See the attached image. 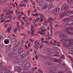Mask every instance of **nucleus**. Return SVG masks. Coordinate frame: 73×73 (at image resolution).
Wrapping results in <instances>:
<instances>
[{
  "label": "nucleus",
  "mask_w": 73,
  "mask_h": 73,
  "mask_svg": "<svg viewBox=\"0 0 73 73\" xmlns=\"http://www.w3.org/2000/svg\"><path fill=\"white\" fill-rule=\"evenodd\" d=\"M73 16H70L69 17H68V19H73Z\"/></svg>",
  "instance_id": "338daca9"
},
{
  "label": "nucleus",
  "mask_w": 73,
  "mask_h": 73,
  "mask_svg": "<svg viewBox=\"0 0 73 73\" xmlns=\"http://www.w3.org/2000/svg\"><path fill=\"white\" fill-rule=\"evenodd\" d=\"M4 43L6 44H8V41L7 40H5L4 41Z\"/></svg>",
  "instance_id": "4d7b16f0"
},
{
  "label": "nucleus",
  "mask_w": 73,
  "mask_h": 73,
  "mask_svg": "<svg viewBox=\"0 0 73 73\" xmlns=\"http://www.w3.org/2000/svg\"><path fill=\"white\" fill-rule=\"evenodd\" d=\"M13 54H14V53H13V52H11L10 53H9L8 54V56L10 57V56H13Z\"/></svg>",
  "instance_id": "72a5a7b5"
},
{
  "label": "nucleus",
  "mask_w": 73,
  "mask_h": 73,
  "mask_svg": "<svg viewBox=\"0 0 73 73\" xmlns=\"http://www.w3.org/2000/svg\"><path fill=\"white\" fill-rule=\"evenodd\" d=\"M66 66V65L65 63H62V68H64Z\"/></svg>",
  "instance_id": "79ce46f5"
},
{
  "label": "nucleus",
  "mask_w": 73,
  "mask_h": 73,
  "mask_svg": "<svg viewBox=\"0 0 73 73\" xmlns=\"http://www.w3.org/2000/svg\"><path fill=\"white\" fill-rule=\"evenodd\" d=\"M15 14L16 16H18L17 17L18 19H20L22 15H23V12H20V11H17V10H16L15 11ZM20 13H21V14L20 15Z\"/></svg>",
  "instance_id": "f03ea898"
},
{
  "label": "nucleus",
  "mask_w": 73,
  "mask_h": 73,
  "mask_svg": "<svg viewBox=\"0 0 73 73\" xmlns=\"http://www.w3.org/2000/svg\"><path fill=\"white\" fill-rule=\"evenodd\" d=\"M39 15L40 16V19H45V17H44V16L42 15V14H41V13H39Z\"/></svg>",
  "instance_id": "4be33fe9"
},
{
  "label": "nucleus",
  "mask_w": 73,
  "mask_h": 73,
  "mask_svg": "<svg viewBox=\"0 0 73 73\" xmlns=\"http://www.w3.org/2000/svg\"><path fill=\"white\" fill-rule=\"evenodd\" d=\"M68 68H64L61 69V71L62 72H63V73H64V72H66V71H68Z\"/></svg>",
  "instance_id": "0eeeda50"
},
{
  "label": "nucleus",
  "mask_w": 73,
  "mask_h": 73,
  "mask_svg": "<svg viewBox=\"0 0 73 73\" xmlns=\"http://www.w3.org/2000/svg\"><path fill=\"white\" fill-rule=\"evenodd\" d=\"M47 50L50 53H53V52H52V49L50 48L48 49Z\"/></svg>",
  "instance_id": "f704fd0d"
},
{
  "label": "nucleus",
  "mask_w": 73,
  "mask_h": 73,
  "mask_svg": "<svg viewBox=\"0 0 73 73\" xmlns=\"http://www.w3.org/2000/svg\"><path fill=\"white\" fill-rule=\"evenodd\" d=\"M60 10V9L58 7L54 9V12H58Z\"/></svg>",
  "instance_id": "f3484780"
},
{
  "label": "nucleus",
  "mask_w": 73,
  "mask_h": 73,
  "mask_svg": "<svg viewBox=\"0 0 73 73\" xmlns=\"http://www.w3.org/2000/svg\"><path fill=\"white\" fill-rule=\"evenodd\" d=\"M53 61H54L55 62H57V59L56 58L53 59Z\"/></svg>",
  "instance_id": "e2e57ef3"
},
{
  "label": "nucleus",
  "mask_w": 73,
  "mask_h": 73,
  "mask_svg": "<svg viewBox=\"0 0 73 73\" xmlns=\"http://www.w3.org/2000/svg\"><path fill=\"white\" fill-rule=\"evenodd\" d=\"M50 73H56L57 72L54 70V68L51 67L50 68V71L49 72Z\"/></svg>",
  "instance_id": "7ed1b4c3"
},
{
  "label": "nucleus",
  "mask_w": 73,
  "mask_h": 73,
  "mask_svg": "<svg viewBox=\"0 0 73 73\" xmlns=\"http://www.w3.org/2000/svg\"><path fill=\"white\" fill-rule=\"evenodd\" d=\"M12 29V27H8L7 30L6 31V32L7 33H10L11 30Z\"/></svg>",
  "instance_id": "4468645a"
},
{
  "label": "nucleus",
  "mask_w": 73,
  "mask_h": 73,
  "mask_svg": "<svg viewBox=\"0 0 73 73\" xmlns=\"http://www.w3.org/2000/svg\"><path fill=\"white\" fill-rule=\"evenodd\" d=\"M66 41H69L70 42H71V43H73V40L72 39H68L66 40Z\"/></svg>",
  "instance_id": "b1692460"
},
{
  "label": "nucleus",
  "mask_w": 73,
  "mask_h": 73,
  "mask_svg": "<svg viewBox=\"0 0 73 73\" xmlns=\"http://www.w3.org/2000/svg\"><path fill=\"white\" fill-rule=\"evenodd\" d=\"M38 22V20H37V19H36L35 20V19H34L33 20V23L34 24L35 23V22Z\"/></svg>",
  "instance_id": "a18cd8bd"
},
{
  "label": "nucleus",
  "mask_w": 73,
  "mask_h": 73,
  "mask_svg": "<svg viewBox=\"0 0 73 73\" xmlns=\"http://www.w3.org/2000/svg\"><path fill=\"white\" fill-rule=\"evenodd\" d=\"M61 33L62 35H65V36L66 35H67V34H66L65 32H64V31H61L60 32Z\"/></svg>",
  "instance_id": "473e14b6"
},
{
  "label": "nucleus",
  "mask_w": 73,
  "mask_h": 73,
  "mask_svg": "<svg viewBox=\"0 0 73 73\" xmlns=\"http://www.w3.org/2000/svg\"><path fill=\"white\" fill-rule=\"evenodd\" d=\"M31 36H34V35H35V34H34V31H31Z\"/></svg>",
  "instance_id": "09e8293b"
},
{
  "label": "nucleus",
  "mask_w": 73,
  "mask_h": 73,
  "mask_svg": "<svg viewBox=\"0 0 73 73\" xmlns=\"http://www.w3.org/2000/svg\"><path fill=\"white\" fill-rule=\"evenodd\" d=\"M72 13V11H69L66 13V14L68 15H70Z\"/></svg>",
  "instance_id": "c9c22d12"
},
{
  "label": "nucleus",
  "mask_w": 73,
  "mask_h": 73,
  "mask_svg": "<svg viewBox=\"0 0 73 73\" xmlns=\"http://www.w3.org/2000/svg\"><path fill=\"white\" fill-rule=\"evenodd\" d=\"M29 71V70L28 68H26L23 70V72L25 73H27Z\"/></svg>",
  "instance_id": "393cba45"
},
{
  "label": "nucleus",
  "mask_w": 73,
  "mask_h": 73,
  "mask_svg": "<svg viewBox=\"0 0 73 73\" xmlns=\"http://www.w3.org/2000/svg\"><path fill=\"white\" fill-rule=\"evenodd\" d=\"M51 65H52V63H47V64L46 66V67H48V66H51Z\"/></svg>",
  "instance_id": "e433bc0d"
},
{
  "label": "nucleus",
  "mask_w": 73,
  "mask_h": 73,
  "mask_svg": "<svg viewBox=\"0 0 73 73\" xmlns=\"http://www.w3.org/2000/svg\"><path fill=\"white\" fill-rule=\"evenodd\" d=\"M57 62H62V60L61 59H57Z\"/></svg>",
  "instance_id": "49530a36"
},
{
  "label": "nucleus",
  "mask_w": 73,
  "mask_h": 73,
  "mask_svg": "<svg viewBox=\"0 0 73 73\" xmlns=\"http://www.w3.org/2000/svg\"><path fill=\"white\" fill-rule=\"evenodd\" d=\"M69 8L68 6H66V4H64L61 7V9H64V10H67Z\"/></svg>",
  "instance_id": "20e7f679"
},
{
  "label": "nucleus",
  "mask_w": 73,
  "mask_h": 73,
  "mask_svg": "<svg viewBox=\"0 0 73 73\" xmlns=\"http://www.w3.org/2000/svg\"><path fill=\"white\" fill-rule=\"evenodd\" d=\"M70 20V19H63V21H64V22L65 23L66 22V21H67L68 20Z\"/></svg>",
  "instance_id": "a19ab883"
},
{
  "label": "nucleus",
  "mask_w": 73,
  "mask_h": 73,
  "mask_svg": "<svg viewBox=\"0 0 73 73\" xmlns=\"http://www.w3.org/2000/svg\"><path fill=\"white\" fill-rule=\"evenodd\" d=\"M59 36L60 37H62L63 38H66V39H67L68 38V36H65V35H64V34H60L59 35Z\"/></svg>",
  "instance_id": "6e6552de"
},
{
  "label": "nucleus",
  "mask_w": 73,
  "mask_h": 73,
  "mask_svg": "<svg viewBox=\"0 0 73 73\" xmlns=\"http://www.w3.org/2000/svg\"><path fill=\"white\" fill-rule=\"evenodd\" d=\"M21 3H23V4H25V2L24 1V0L21 1Z\"/></svg>",
  "instance_id": "69168bd1"
},
{
  "label": "nucleus",
  "mask_w": 73,
  "mask_h": 73,
  "mask_svg": "<svg viewBox=\"0 0 73 73\" xmlns=\"http://www.w3.org/2000/svg\"><path fill=\"white\" fill-rule=\"evenodd\" d=\"M21 58H22V56L21 55H19L16 57V58H17V59L18 60L21 59Z\"/></svg>",
  "instance_id": "a211bd4d"
},
{
  "label": "nucleus",
  "mask_w": 73,
  "mask_h": 73,
  "mask_svg": "<svg viewBox=\"0 0 73 73\" xmlns=\"http://www.w3.org/2000/svg\"><path fill=\"white\" fill-rule=\"evenodd\" d=\"M8 9H7V7H6L4 9L3 11V13H5L7 12H8Z\"/></svg>",
  "instance_id": "4c0bfd02"
},
{
  "label": "nucleus",
  "mask_w": 73,
  "mask_h": 73,
  "mask_svg": "<svg viewBox=\"0 0 73 73\" xmlns=\"http://www.w3.org/2000/svg\"><path fill=\"white\" fill-rule=\"evenodd\" d=\"M17 28H16L15 29H14V30H13V31H14L15 33V34H17Z\"/></svg>",
  "instance_id": "ea45409f"
},
{
  "label": "nucleus",
  "mask_w": 73,
  "mask_h": 73,
  "mask_svg": "<svg viewBox=\"0 0 73 73\" xmlns=\"http://www.w3.org/2000/svg\"><path fill=\"white\" fill-rule=\"evenodd\" d=\"M53 56H55L56 57H59V56H60V55H59L56 54H54Z\"/></svg>",
  "instance_id": "0e129e2a"
},
{
  "label": "nucleus",
  "mask_w": 73,
  "mask_h": 73,
  "mask_svg": "<svg viewBox=\"0 0 73 73\" xmlns=\"http://www.w3.org/2000/svg\"><path fill=\"white\" fill-rule=\"evenodd\" d=\"M69 42H70L69 46H68V48L69 49H73V45H72L73 44H72L71 42H70L69 41H68Z\"/></svg>",
  "instance_id": "9b49d317"
},
{
  "label": "nucleus",
  "mask_w": 73,
  "mask_h": 73,
  "mask_svg": "<svg viewBox=\"0 0 73 73\" xmlns=\"http://www.w3.org/2000/svg\"><path fill=\"white\" fill-rule=\"evenodd\" d=\"M11 13H12L11 11L8 9V12L6 15H12V14H11Z\"/></svg>",
  "instance_id": "5701e85b"
},
{
  "label": "nucleus",
  "mask_w": 73,
  "mask_h": 73,
  "mask_svg": "<svg viewBox=\"0 0 73 73\" xmlns=\"http://www.w3.org/2000/svg\"><path fill=\"white\" fill-rule=\"evenodd\" d=\"M68 52L69 53H70V54H71V53H73V50H69Z\"/></svg>",
  "instance_id": "3c124183"
},
{
  "label": "nucleus",
  "mask_w": 73,
  "mask_h": 73,
  "mask_svg": "<svg viewBox=\"0 0 73 73\" xmlns=\"http://www.w3.org/2000/svg\"><path fill=\"white\" fill-rule=\"evenodd\" d=\"M43 4L44 3H43L42 1H39V3H38V6H40V7H42V6L43 5Z\"/></svg>",
  "instance_id": "f8f14e48"
},
{
  "label": "nucleus",
  "mask_w": 73,
  "mask_h": 73,
  "mask_svg": "<svg viewBox=\"0 0 73 73\" xmlns=\"http://www.w3.org/2000/svg\"><path fill=\"white\" fill-rule=\"evenodd\" d=\"M18 70L19 72H21V68L19 67V69Z\"/></svg>",
  "instance_id": "052dcab7"
},
{
  "label": "nucleus",
  "mask_w": 73,
  "mask_h": 73,
  "mask_svg": "<svg viewBox=\"0 0 73 73\" xmlns=\"http://www.w3.org/2000/svg\"><path fill=\"white\" fill-rule=\"evenodd\" d=\"M13 62H14V63H15V64H19V60L18 59H17L16 60H14Z\"/></svg>",
  "instance_id": "6ab92c4d"
},
{
  "label": "nucleus",
  "mask_w": 73,
  "mask_h": 73,
  "mask_svg": "<svg viewBox=\"0 0 73 73\" xmlns=\"http://www.w3.org/2000/svg\"><path fill=\"white\" fill-rule=\"evenodd\" d=\"M46 54H51V53H50L48 50L46 51Z\"/></svg>",
  "instance_id": "6e6d98bb"
},
{
  "label": "nucleus",
  "mask_w": 73,
  "mask_h": 73,
  "mask_svg": "<svg viewBox=\"0 0 73 73\" xmlns=\"http://www.w3.org/2000/svg\"><path fill=\"white\" fill-rule=\"evenodd\" d=\"M53 58H48L47 59L48 61H53Z\"/></svg>",
  "instance_id": "c85d7f7f"
},
{
  "label": "nucleus",
  "mask_w": 73,
  "mask_h": 73,
  "mask_svg": "<svg viewBox=\"0 0 73 73\" xmlns=\"http://www.w3.org/2000/svg\"><path fill=\"white\" fill-rule=\"evenodd\" d=\"M43 58L44 59H45V60H46V61H47L48 59V57L47 56H44L43 57Z\"/></svg>",
  "instance_id": "37998d69"
},
{
  "label": "nucleus",
  "mask_w": 73,
  "mask_h": 73,
  "mask_svg": "<svg viewBox=\"0 0 73 73\" xmlns=\"http://www.w3.org/2000/svg\"><path fill=\"white\" fill-rule=\"evenodd\" d=\"M58 48L56 47H54V49L55 50H57Z\"/></svg>",
  "instance_id": "774afa93"
},
{
  "label": "nucleus",
  "mask_w": 73,
  "mask_h": 73,
  "mask_svg": "<svg viewBox=\"0 0 73 73\" xmlns=\"http://www.w3.org/2000/svg\"><path fill=\"white\" fill-rule=\"evenodd\" d=\"M12 68V66H9L8 67V68L9 70H11Z\"/></svg>",
  "instance_id": "603ef678"
},
{
  "label": "nucleus",
  "mask_w": 73,
  "mask_h": 73,
  "mask_svg": "<svg viewBox=\"0 0 73 73\" xmlns=\"http://www.w3.org/2000/svg\"><path fill=\"white\" fill-rule=\"evenodd\" d=\"M5 49H6V50H7V51H9V50H11V48H10L8 46H6Z\"/></svg>",
  "instance_id": "a878e982"
},
{
  "label": "nucleus",
  "mask_w": 73,
  "mask_h": 73,
  "mask_svg": "<svg viewBox=\"0 0 73 73\" xmlns=\"http://www.w3.org/2000/svg\"><path fill=\"white\" fill-rule=\"evenodd\" d=\"M4 16V14H2L1 15L0 17V19H3V17Z\"/></svg>",
  "instance_id": "864d4df0"
},
{
  "label": "nucleus",
  "mask_w": 73,
  "mask_h": 73,
  "mask_svg": "<svg viewBox=\"0 0 73 73\" xmlns=\"http://www.w3.org/2000/svg\"><path fill=\"white\" fill-rule=\"evenodd\" d=\"M38 19L39 20H40V21H43V20H45V19Z\"/></svg>",
  "instance_id": "680f3d73"
},
{
  "label": "nucleus",
  "mask_w": 73,
  "mask_h": 73,
  "mask_svg": "<svg viewBox=\"0 0 73 73\" xmlns=\"http://www.w3.org/2000/svg\"><path fill=\"white\" fill-rule=\"evenodd\" d=\"M6 73H12V72L10 71L7 70L6 71Z\"/></svg>",
  "instance_id": "13d9d810"
},
{
  "label": "nucleus",
  "mask_w": 73,
  "mask_h": 73,
  "mask_svg": "<svg viewBox=\"0 0 73 73\" xmlns=\"http://www.w3.org/2000/svg\"><path fill=\"white\" fill-rule=\"evenodd\" d=\"M53 20V19H49L48 20V21H49L50 24H52V23H52Z\"/></svg>",
  "instance_id": "412c9836"
},
{
  "label": "nucleus",
  "mask_w": 73,
  "mask_h": 73,
  "mask_svg": "<svg viewBox=\"0 0 73 73\" xmlns=\"http://www.w3.org/2000/svg\"><path fill=\"white\" fill-rule=\"evenodd\" d=\"M45 5L48 6V7H49L48 8V10L51 9L52 8H53V7H54L52 3H50V2L49 1L46 2L45 3Z\"/></svg>",
  "instance_id": "f257e3e1"
},
{
  "label": "nucleus",
  "mask_w": 73,
  "mask_h": 73,
  "mask_svg": "<svg viewBox=\"0 0 73 73\" xmlns=\"http://www.w3.org/2000/svg\"><path fill=\"white\" fill-rule=\"evenodd\" d=\"M19 5V8L21 7H25L26 6L25 5H24L22 3H20Z\"/></svg>",
  "instance_id": "aec40b11"
},
{
  "label": "nucleus",
  "mask_w": 73,
  "mask_h": 73,
  "mask_svg": "<svg viewBox=\"0 0 73 73\" xmlns=\"http://www.w3.org/2000/svg\"><path fill=\"white\" fill-rule=\"evenodd\" d=\"M57 66H58V67H61V68H62V64H58Z\"/></svg>",
  "instance_id": "bf43d9fd"
},
{
  "label": "nucleus",
  "mask_w": 73,
  "mask_h": 73,
  "mask_svg": "<svg viewBox=\"0 0 73 73\" xmlns=\"http://www.w3.org/2000/svg\"><path fill=\"white\" fill-rule=\"evenodd\" d=\"M22 58H25L26 57H27V54L24 53L22 55Z\"/></svg>",
  "instance_id": "cd10ccee"
},
{
  "label": "nucleus",
  "mask_w": 73,
  "mask_h": 73,
  "mask_svg": "<svg viewBox=\"0 0 73 73\" xmlns=\"http://www.w3.org/2000/svg\"><path fill=\"white\" fill-rule=\"evenodd\" d=\"M69 44H70V42H69L68 44V43H64L63 44V45L64 46H65V47H68L69 48Z\"/></svg>",
  "instance_id": "dca6fc26"
},
{
  "label": "nucleus",
  "mask_w": 73,
  "mask_h": 73,
  "mask_svg": "<svg viewBox=\"0 0 73 73\" xmlns=\"http://www.w3.org/2000/svg\"><path fill=\"white\" fill-rule=\"evenodd\" d=\"M24 64V62L23 61H21L19 62V63H18V65H23V64Z\"/></svg>",
  "instance_id": "7c9ffc66"
},
{
  "label": "nucleus",
  "mask_w": 73,
  "mask_h": 73,
  "mask_svg": "<svg viewBox=\"0 0 73 73\" xmlns=\"http://www.w3.org/2000/svg\"><path fill=\"white\" fill-rule=\"evenodd\" d=\"M47 7L46 5H45L43 7L42 9H46L47 8Z\"/></svg>",
  "instance_id": "8fccbe9b"
},
{
  "label": "nucleus",
  "mask_w": 73,
  "mask_h": 73,
  "mask_svg": "<svg viewBox=\"0 0 73 73\" xmlns=\"http://www.w3.org/2000/svg\"><path fill=\"white\" fill-rule=\"evenodd\" d=\"M60 57V58L64 59L65 58V56L64 55H62Z\"/></svg>",
  "instance_id": "5fc2aeb1"
},
{
  "label": "nucleus",
  "mask_w": 73,
  "mask_h": 73,
  "mask_svg": "<svg viewBox=\"0 0 73 73\" xmlns=\"http://www.w3.org/2000/svg\"><path fill=\"white\" fill-rule=\"evenodd\" d=\"M31 63H26L25 65V68H30L31 67Z\"/></svg>",
  "instance_id": "1a4fd4ad"
},
{
  "label": "nucleus",
  "mask_w": 73,
  "mask_h": 73,
  "mask_svg": "<svg viewBox=\"0 0 73 73\" xmlns=\"http://www.w3.org/2000/svg\"><path fill=\"white\" fill-rule=\"evenodd\" d=\"M16 44L15 45V47H17V46H18L20 44V42L19 41H17L16 42Z\"/></svg>",
  "instance_id": "2f4dec72"
},
{
  "label": "nucleus",
  "mask_w": 73,
  "mask_h": 73,
  "mask_svg": "<svg viewBox=\"0 0 73 73\" xmlns=\"http://www.w3.org/2000/svg\"><path fill=\"white\" fill-rule=\"evenodd\" d=\"M29 40L30 41H31L32 42H33L35 41V40L33 39V38H29Z\"/></svg>",
  "instance_id": "58836bf2"
},
{
  "label": "nucleus",
  "mask_w": 73,
  "mask_h": 73,
  "mask_svg": "<svg viewBox=\"0 0 73 73\" xmlns=\"http://www.w3.org/2000/svg\"><path fill=\"white\" fill-rule=\"evenodd\" d=\"M67 33L68 35H73V33L69 32V31H67Z\"/></svg>",
  "instance_id": "c03bdc74"
},
{
  "label": "nucleus",
  "mask_w": 73,
  "mask_h": 73,
  "mask_svg": "<svg viewBox=\"0 0 73 73\" xmlns=\"http://www.w3.org/2000/svg\"><path fill=\"white\" fill-rule=\"evenodd\" d=\"M0 70H8V67L6 66H4L0 67Z\"/></svg>",
  "instance_id": "39448f33"
},
{
  "label": "nucleus",
  "mask_w": 73,
  "mask_h": 73,
  "mask_svg": "<svg viewBox=\"0 0 73 73\" xmlns=\"http://www.w3.org/2000/svg\"><path fill=\"white\" fill-rule=\"evenodd\" d=\"M23 52V50L22 48H19L18 50V53L19 54H21Z\"/></svg>",
  "instance_id": "9d476101"
},
{
  "label": "nucleus",
  "mask_w": 73,
  "mask_h": 73,
  "mask_svg": "<svg viewBox=\"0 0 73 73\" xmlns=\"http://www.w3.org/2000/svg\"><path fill=\"white\" fill-rule=\"evenodd\" d=\"M65 15V13L64 12L62 14H60L59 16L61 18H63Z\"/></svg>",
  "instance_id": "2eb2a0df"
},
{
  "label": "nucleus",
  "mask_w": 73,
  "mask_h": 73,
  "mask_svg": "<svg viewBox=\"0 0 73 73\" xmlns=\"http://www.w3.org/2000/svg\"><path fill=\"white\" fill-rule=\"evenodd\" d=\"M12 17L11 16H7V17L5 16L4 19H12Z\"/></svg>",
  "instance_id": "bb28decb"
},
{
  "label": "nucleus",
  "mask_w": 73,
  "mask_h": 73,
  "mask_svg": "<svg viewBox=\"0 0 73 73\" xmlns=\"http://www.w3.org/2000/svg\"><path fill=\"white\" fill-rule=\"evenodd\" d=\"M11 42L12 45H15L16 44V42L15 38H12L11 39Z\"/></svg>",
  "instance_id": "423d86ee"
},
{
  "label": "nucleus",
  "mask_w": 73,
  "mask_h": 73,
  "mask_svg": "<svg viewBox=\"0 0 73 73\" xmlns=\"http://www.w3.org/2000/svg\"><path fill=\"white\" fill-rule=\"evenodd\" d=\"M64 27L65 28L66 31H69L70 30H71L70 27H69L67 25H65Z\"/></svg>",
  "instance_id": "ddd939ff"
},
{
  "label": "nucleus",
  "mask_w": 73,
  "mask_h": 73,
  "mask_svg": "<svg viewBox=\"0 0 73 73\" xmlns=\"http://www.w3.org/2000/svg\"><path fill=\"white\" fill-rule=\"evenodd\" d=\"M20 67L19 66H16L15 67L14 70L15 71L18 70L19 69Z\"/></svg>",
  "instance_id": "c756f323"
},
{
  "label": "nucleus",
  "mask_w": 73,
  "mask_h": 73,
  "mask_svg": "<svg viewBox=\"0 0 73 73\" xmlns=\"http://www.w3.org/2000/svg\"><path fill=\"white\" fill-rule=\"evenodd\" d=\"M41 36H46V37H47V36L46 35V34L44 32H42V33L41 34Z\"/></svg>",
  "instance_id": "de8ad7c7"
}]
</instances>
